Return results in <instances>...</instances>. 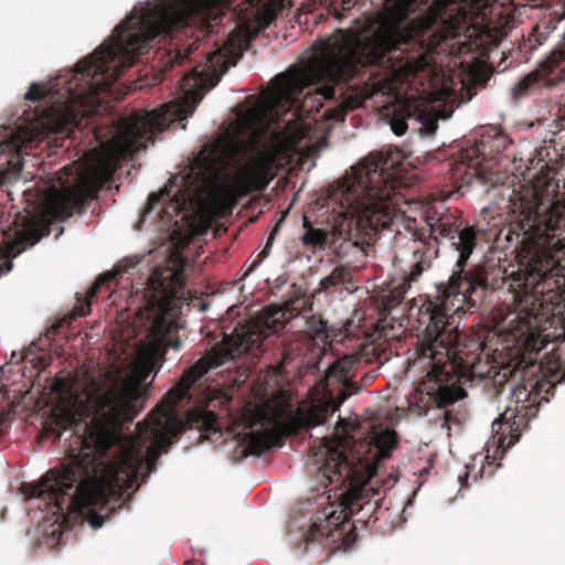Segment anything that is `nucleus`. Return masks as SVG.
Masks as SVG:
<instances>
[{
  "label": "nucleus",
  "mask_w": 565,
  "mask_h": 565,
  "mask_svg": "<svg viewBox=\"0 0 565 565\" xmlns=\"http://www.w3.org/2000/svg\"><path fill=\"white\" fill-rule=\"evenodd\" d=\"M51 390L58 399L53 411L56 426L83 433L71 443L67 463L24 484L23 491L29 498L43 499L55 521L68 522L73 514L86 518L94 529L102 527L104 516L95 508L105 509L111 499L120 500L140 477L146 478L167 451L174 430L164 411L151 423H138L136 436L124 434L145 399L138 380L129 374L106 373L85 401L68 377H54Z\"/></svg>",
  "instance_id": "nucleus-1"
},
{
  "label": "nucleus",
  "mask_w": 565,
  "mask_h": 565,
  "mask_svg": "<svg viewBox=\"0 0 565 565\" xmlns=\"http://www.w3.org/2000/svg\"><path fill=\"white\" fill-rule=\"evenodd\" d=\"M317 54L296 75L278 74L264 95L262 106L252 107L238 118L245 139L228 136L209 153L202 150L195 163L201 170L218 174L217 164L235 168V189L243 194L260 192L274 179L279 153V109L289 110L306 87L322 84L316 93L338 104L324 110L327 120L343 121L347 114L367 98H397L403 83L429 68L425 54L409 55L391 36L361 39L352 31L337 30L316 43Z\"/></svg>",
  "instance_id": "nucleus-2"
},
{
  "label": "nucleus",
  "mask_w": 565,
  "mask_h": 565,
  "mask_svg": "<svg viewBox=\"0 0 565 565\" xmlns=\"http://www.w3.org/2000/svg\"><path fill=\"white\" fill-rule=\"evenodd\" d=\"M194 38L174 55L179 62L190 55L200 40L209 38V0H160L119 23L111 36L65 75L46 87L32 84L25 99L43 102L34 118L25 119L10 135L8 148L15 154L0 170V191L17 182L23 167L22 154L39 147L52 132L79 127L86 117L99 111L108 93L124 71L148 53L158 38Z\"/></svg>",
  "instance_id": "nucleus-3"
},
{
  "label": "nucleus",
  "mask_w": 565,
  "mask_h": 565,
  "mask_svg": "<svg viewBox=\"0 0 565 565\" xmlns=\"http://www.w3.org/2000/svg\"><path fill=\"white\" fill-rule=\"evenodd\" d=\"M427 227L415 230L416 241L433 243L437 236L451 241L459 258L448 281L436 286V294L418 309V323L424 327L418 335L416 353L419 363L429 367L420 385L437 407H446L467 393L463 383L471 380L481 361L482 344L459 331L457 318L472 312L489 288L484 270L476 267L466 270L480 234L473 226L459 230L461 222L452 214L433 212L426 217Z\"/></svg>",
  "instance_id": "nucleus-4"
},
{
  "label": "nucleus",
  "mask_w": 565,
  "mask_h": 565,
  "mask_svg": "<svg viewBox=\"0 0 565 565\" xmlns=\"http://www.w3.org/2000/svg\"><path fill=\"white\" fill-rule=\"evenodd\" d=\"M404 163L402 152L390 150L370 156L352 172L338 180L328 191L329 204L342 217L330 232L316 228L303 216L305 233L300 241L305 247L324 249L335 246L340 239H352V223L356 239L352 246L361 245L376 233L390 230L402 220L395 195L402 184Z\"/></svg>",
  "instance_id": "nucleus-5"
},
{
  "label": "nucleus",
  "mask_w": 565,
  "mask_h": 565,
  "mask_svg": "<svg viewBox=\"0 0 565 565\" xmlns=\"http://www.w3.org/2000/svg\"><path fill=\"white\" fill-rule=\"evenodd\" d=\"M166 121L160 110L135 111L128 117L110 119L105 128L95 127L94 135L100 149L90 150L84 161L65 166L50 179L49 184L36 193V212L47 223L81 213L85 203L95 199L111 178L118 162L145 150L147 141L153 140V134L164 129Z\"/></svg>",
  "instance_id": "nucleus-6"
},
{
  "label": "nucleus",
  "mask_w": 565,
  "mask_h": 565,
  "mask_svg": "<svg viewBox=\"0 0 565 565\" xmlns=\"http://www.w3.org/2000/svg\"><path fill=\"white\" fill-rule=\"evenodd\" d=\"M299 301L301 306L305 305L301 298L287 300L284 307L270 305L255 318L238 322L231 334L224 335L220 347L213 348L206 355L199 359L169 390L166 396L168 406L171 409L177 407L188 397L190 388L211 369L218 367L243 353L262 349L269 335L281 332L294 316V311L300 310Z\"/></svg>",
  "instance_id": "nucleus-7"
},
{
  "label": "nucleus",
  "mask_w": 565,
  "mask_h": 565,
  "mask_svg": "<svg viewBox=\"0 0 565 565\" xmlns=\"http://www.w3.org/2000/svg\"><path fill=\"white\" fill-rule=\"evenodd\" d=\"M186 299L181 273L156 269L148 278L141 316L146 320L147 348L151 355L163 356L169 349L180 348L178 301Z\"/></svg>",
  "instance_id": "nucleus-8"
},
{
  "label": "nucleus",
  "mask_w": 565,
  "mask_h": 565,
  "mask_svg": "<svg viewBox=\"0 0 565 565\" xmlns=\"http://www.w3.org/2000/svg\"><path fill=\"white\" fill-rule=\"evenodd\" d=\"M522 362L513 361L503 366L499 372L504 381L516 377L520 382L512 390L514 408L508 406L504 412L493 420L492 433L499 447H512L520 438L522 429L527 426L530 416H534L542 401H548V394L553 393L554 384L535 376L534 365L520 370Z\"/></svg>",
  "instance_id": "nucleus-9"
},
{
  "label": "nucleus",
  "mask_w": 565,
  "mask_h": 565,
  "mask_svg": "<svg viewBox=\"0 0 565 565\" xmlns=\"http://www.w3.org/2000/svg\"><path fill=\"white\" fill-rule=\"evenodd\" d=\"M557 232L565 233V206L553 204L545 213H536L524 231L519 247V258L525 266L524 279L518 286L526 294L546 277L553 267L551 246Z\"/></svg>",
  "instance_id": "nucleus-10"
},
{
  "label": "nucleus",
  "mask_w": 565,
  "mask_h": 565,
  "mask_svg": "<svg viewBox=\"0 0 565 565\" xmlns=\"http://www.w3.org/2000/svg\"><path fill=\"white\" fill-rule=\"evenodd\" d=\"M359 363L360 359L350 354L329 365L322 379L327 399L313 404L302 414L301 422L305 427L312 428L323 425L344 401L371 383L373 375L370 374L363 376L361 385L353 380L355 377L354 369Z\"/></svg>",
  "instance_id": "nucleus-11"
},
{
  "label": "nucleus",
  "mask_w": 565,
  "mask_h": 565,
  "mask_svg": "<svg viewBox=\"0 0 565 565\" xmlns=\"http://www.w3.org/2000/svg\"><path fill=\"white\" fill-rule=\"evenodd\" d=\"M511 143V139L498 127H490L471 146L462 148L450 163L451 177L457 181L470 182L498 164V154Z\"/></svg>",
  "instance_id": "nucleus-12"
},
{
  "label": "nucleus",
  "mask_w": 565,
  "mask_h": 565,
  "mask_svg": "<svg viewBox=\"0 0 565 565\" xmlns=\"http://www.w3.org/2000/svg\"><path fill=\"white\" fill-rule=\"evenodd\" d=\"M565 81V36L542 61L537 68L520 78L510 89L511 98L516 102L537 92L542 87H552Z\"/></svg>",
  "instance_id": "nucleus-13"
},
{
  "label": "nucleus",
  "mask_w": 565,
  "mask_h": 565,
  "mask_svg": "<svg viewBox=\"0 0 565 565\" xmlns=\"http://www.w3.org/2000/svg\"><path fill=\"white\" fill-rule=\"evenodd\" d=\"M350 441L345 437H323L310 449L313 465L328 478L330 483L343 484L354 473L353 465L345 452Z\"/></svg>",
  "instance_id": "nucleus-14"
},
{
  "label": "nucleus",
  "mask_w": 565,
  "mask_h": 565,
  "mask_svg": "<svg viewBox=\"0 0 565 565\" xmlns=\"http://www.w3.org/2000/svg\"><path fill=\"white\" fill-rule=\"evenodd\" d=\"M225 47L218 46L212 52L205 53V63L195 66L189 74H185L181 81V88L186 94L195 95L201 90L213 88L221 76L227 71Z\"/></svg>",
  "instance_id": "nucleus-15"
},
{
  "label": "nucleus",
  "mask_w": 565,
  "mask_h": 565,
  "mask_svg": "<svg viewBox=\"0 0 565 565\" xmlns=\"http://www.w3.org/2000/svg\"><path fill=\"white\" fill-rule=\"evenodd\" d=\"M374 494H379V490H374L369 482L350 487L341 497L340 510H333L324 516L326 526L330 531L331 529L338 530L341 525L349 522L352 515L360 513L366 507L375 511L376 503L374 507L371 503V497Z\"/></svg>",
  "instance_id": "nucleus-16"
},
{
  "label": "nucleus",
  "mask_w": 565,
  "mask_h": 565,
  "mask_svg": "<svg viewBox=\"0 0 565 565\" xmlns=\"http://www.w3.org/2000/svg\"><path fill=\"white\" fill-rule=\"evenodd\" d=\"M397 444L398 436L395 430H383L373 438V443L361 445V449L365 448V454L360 455L356 460L369 471L375 470L381 461L391 457V452Z\"/></svg>",
  "instance_id": "nucleus-17"
},
{
  "label": "nucleus",
  "mask_w": 565,
  "mask_h": 565,
  "mask_svg": "<svg viewBox=\"0 0 565 565\" xmlns=\"http://www.w3.org/2000/svg\"><path fill=\"white\" fill-rule=\"evenodd\" d=\"M139 262L140 258L138 256L125 257L115 265L111 271H107L99 276L88 290L84 301L75 307L74 313L78 317L88 316L90 313V299L94 298L99 292L103 286L106 285L107 289H109V285L117 276H121L128 270L135 268L139 264Z\"/></svg>",
  "instance_id": "nucleus-18"
},
{
  "label": "nucleus",
  "mask_w": 565,
  "mask_h": 565,
  "mask_svg": "<svg viewBox=\"0 0 565 565\" xmlns=\"http://www.w3.org/2000/svg\"><path fill=\"white\" fill-rule=\"evenodd\" d=\"M414 238L415 246L413 247L414 264L411 267L409 279L417 280V278L430 267V263L438 255V247L435 244L416 241Z\"/></svg>",
  "instance_id": "nucleus-19"
},
{
  "label": "nucleus",
  "mask_w": 565,
  "mask_h": 565,
  "mask_svg": "<svg viewBox=\"0 0 565 565\" xmlns=\"http://www.w3.org/2000/svg\"><path fill=\"white\" fill-rule=\"evenodd\" d=\"M281 9L282 4L280 2H276L275 0L265 2L255 11L254 20L246 24L247 33L253 38L257 36L258 33L264 31L276 20Z\"/></svg>",
  "instance_id": "nucleus-20"
},
{
  "label": "nucleus",
  "mask_w": 565,
  "mask_h": 565,
  "mask_svg": "<svg viewBox=\"0 0 565 565\" xmlns=\"http://www.w3.org/2000/svg\"><path fill=\"white\" fill-rule=\"evenodd\" d=\"M417 111V100L407 99L394 105L390 116V125L396 136H403L408 128L407 120L414 119Z\"/></svg>",
  "instance_id": "nucleus-21"
},
{
  "label": "nucleus",
  "mask_w": 565,
  "mask_h": 565,
  "mask_svg": "<svg viewBox=\"0 0 565 565\" xmlns=\"http://www.w3.org/2000/svg\"><path fill=\"white\" fill-rule=\"evenodd\" d=\"M277 435L268 429L250 431L245 435L243 443L245 445L244 455H260L275 445Z\"/></svg>",
  "instance_id": "nucleus-22"
},
{
  "label": "nucleus",
  "mask_w": 565,
  "mask_h": 565,
  "mask_svg": "<svg viewBox=\"0 0 565 565\" xmlns=\"http://www.w3.org/2000/svg\"><path fill=\"white\" fill-rule=\"evenodd\" d=\"M342 286L349 292L356 289L353 279L352 268L348 265H341L333 268V270L320 280V288L329 291L333 287Z\"/></svg>",
  "instance_id": "nucleus-23"
},
{
  "label": "nucleus",
  "mask_w": 565,
  "mask_h": 565,
  "mask_svg": "<svg viewBox=\"0 0 565 565\" xmlns=\"http://www.w3.org/2000/svg\"><path fill=\"white\" fill-rule=\"evenodd\" d=\"M186 420L191 426L203 433L218 431V420L214 412L204 408H193L188 412Z\"/></svg>",
  "instance_id": "nucleus-24"
},
{
  "label": "nucleus",
  "mask_w": 565,
  "mask_h": 565,
  "mask_svg": "<svg viewBox=\"0 0 565 565\" xmlns=\"http://www.w3.org/2000/svg\"><path fill=\"white\" fill-rule=\"evenodd\" d=\"M415 121L422 125L420 131L426 135H433L437 129V119L434 114L428 111L422 104L417 102V111Z\"/></svg>",
  "instance_id": "nucleus-25"
},
{
  "label": "nucleus",
  "mask_w": 565,
  "mask_h": 565,
  "mask_svg": "<svg viewBox=\"0 0 565 565\" xmlns=\"http://www.w3.org/2000/svg\"><path fill=\"white\" fill-rule=\"evenodd\" d=\"M21 360L34 364L39 371L45 370L49 365L45 354H34L30 349L22 352Z\"/></svg>",
  "instance_id": "nucleus-26"
},
{
  "label": "nucleus",
  "mask_w": 565,
  "mask_h": 565,
  "mask_svg": "<svg viewBox=\"0 0 565 565\" xmlns=\"http://www.w3.org/2000/svg\"><path fill=\"white\" fill-rule=\"evenodd\" d=\"M296 349L286 344L285 341H281L280 347L278 348L279 354V370H284L285 366L292 360Z\"/></svg>",
  "instance_id": "nucleus-27"
},
{
  "label": "nucleus",
  "mask_w": 565,
  "mask_h": 565,
  "mask_svg": "<svg viewBox=\"0 0 565 565\" xmlns=\"http://www.w3.org/2000/svg\"><path fill=\"white\" fill-rule=\"evenodd\" d=\"M546 40V34L540 31L539 25H535L532 32L529 34L527 43L525 44L529 51L536 50Z\"/></svg>",
  "instance_id": "nucleus-28"
},
{
  "label": "nucleus",
  "mask_w": 565,
  "mask_h": 565,
  "mask_svg": "<svg viewBox=\"0 0 565 565\" xmlns=\"http://www.w3.org/2000/svg\"><path fill=\"white\" fill-rule=\"evenodd\" d=\"M199 194L200 191L198 189H193L192 191H190L189 189L180 188L172 195V198L179 205H184L186 202H191L192 200H194V198Z\"/></svg>",
  "instance_id": "nucleus-29"
},
{
  "label": "nucleus",
  "mask_w": 565,
  "mask_h": 565,
  "mask_svg": "<svg viewBox=\"0 0 565 565\" xmlns=\"http://www.w3.org/2000/svg\"><path fill=\"white\" fill-rule=\"evenodd\" d=\"M354 222L352 223V233H353V237L351 241H349V236L348 235H344L345 236V241L341 239L342 243L339 245V249H345L348 247H354V248H359L361 250H364V245H367V246H371V242L372 241H375V237L377 236L379 233H376L374 236H372L370 239H365L361 245L359 246H352V243L356 239V236H355V230H354ZM338 254H341V250H338Z\"/></svg>",
  "instance_id": "nucleus-30"
},
{
  "label": "nucleus",
  "mask_w": 565,
  "mask_h": 565,
  "mask_svg": "<svg viewBox=\"0 0 565 565\" xmlns=\"http://www.w3.org/2000/svg\"><path fill=\"white\" fill-rule=\"evenodd\" d=\"M308 330L313 338H322L327 333V322L322 319H311L307 322Z\"/></svg>",
  "instance_id": "nucleus-31"
},
{
  "label": "nucleus",
  "mask_w": 565,
  "mask_h": 565,
  "mask_svg": "<svg viewBox=\"0 0 565 565\" xmlns=\"http://www.w3.org/2000/svg\"><path fill=\"white\" fill-rule=\"evenodd\" d=\"M324 527L326 526L322 523L315 522L306 537L307 544L312 543V542L322 541L323 537L326 536Z\"/></svg>",
  "instance_id": "nucleus-32"
},
{
  "label": "nucleus",
  "mask_w": 565,
  "mask_h": 565,
  "mask_svg": "<svg viewBox=\"0 0 565 565\" xmlns=\"http://www.w3.org/2000/svg\"><path fill=\"white\" fill-rule=\"evenodd\" d=\"M275 236L276 235H274V233H269L266 245L264 246L262 252L258 254L257 258L253 262L249 270H253L255 267H257L269 255L270 247L273 245Z\"/></svg>",
  "instance_id": "nucleus-33"
},
{
  "label": "nucleus",
  "mask_w": 565,
  "mask_h": 565,
  "mask_svg": "<svg viewBox=\"0 0 565 565\" xmlns=\"http://www.w3.org/2000/svg\"><path fill=\"white\" fill-rule=\"evenodd\" d=\"M275 236L276 235H274V233H269L266 245L264 246L262 252L258 254L257 258L253 262L249 270H253L255 267H257L269 255L270 247L273 245Z\"/></svg>",
  "instance_id": "nucleus-34"
},
{
  "label": "nucleus",
  "mask_w": 565,
  "mask_h": 565,
  "mask_svg": "<svg viewBox=\"0 0 565 565\" xmlns=\"http://www.w3.org/2000/svg\"><path fill=\"white\" fill-rule=\"evenodd\" d=\"M275 236L276 235H274V233H269L266 245L264 246L262 252L258 254L257 258L253 262L249 270H253L255 267H257L269 255L270 247L273 245Z\"/></svg>",
  "instance_id": "nucleus-35"
},
{
  "label": "nucleus",
  "mask_w": 565,
  "mask_h": 565,
  "mask_svg": "<svg viewBox=\"0 0 565 565\" xmlns=\"http://www.w3.org/2000/svg\"><path fill=\"white\" fill-rule=\"evenodd\" d=\"M170 192L166 189L159 193H151L148 198V204L150 209H152L156 204H159L161 201L169 200Z\"/></svg>",
  "instance_id": "nucleus-36"
},
{
  "label": "nucleus",
  "mask_w": 565,
  "mask_h": 565,
  "mask_svg": "<svg viewBox=\"0 0 565 565\" xmlns=\"http://www.w3.org/2000/svg\"><path fill=\"white\" fill-rule=\"evenodd\" d=\"M235 35L233 36H227V40H226V43H225V47L226 46H233L234 45V40H235Z\"/></svg>",
  "instance_id": "nucleus-37"
},
{
  "label": "nucleus",
  "mask_w": 565,
  "mask_h": 565,
  "mask_svg": "<svg viewBox=\"0 0 565 565\" xmlns=\"http://www.w3.org/2000/svg\"><path fill=\"white\" fill-rule=\"evenodd\" d=\"M278 231H279V223H277V224L273 227V230H271V232H270V233H274V235H276Z\"/></svg>",
  "instance_id": "nucleus-38"
}]
</instances>
